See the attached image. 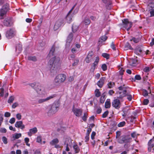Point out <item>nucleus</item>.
Segmentation results:
<instances>
[{
  "mask_svg": "<svg viewBox=\"0 0 154 154\" xmlns=\"http://www.w3.org/2000/svg\"><path fill=\"white\" fill-rule=\"evenodd\" d=\"M52 57L49 60L48 64L50 69V71L52 72H56L57 66L59 64L60 61V58L55 56V48L53 45L50 50L48 57Z\"/></svg>",
  "mask_w": 154,
  "mask_h": 154,
  "instance_id": "f257e3e1",
  "label": "nucleus"
},
{
  "mask_svg": "<svg viewBox=\"0 0 154 154\" xmlns=\"http://www.w3.org/2000/svg\"><path fill=\"white\" fill-rule=\"evenodd\" d=\"M30 86L35 90L37 94L39 95H42L45 94V90L39 83H33L31 84Z\"/></svg>",
  "mask_w": 154,
  "mask_h": 154,
  "instance_id": "f03ea898",
  "label": "nucleus"
},
{
  "mask_svg": "<svg viewBox=\"0 0 154 154\" xmlns=\"http://www.w3.org/2000/svg\"><path fill=\"white\" fill-rule=\"evenodd\" d=\"M59 105L57 102L53 103L47 112L48 116H51L55 114L58 110Z\"/></svg>",
  "mask_w": 154,
  "mask_h": 154,
  "instance_id": "7ed1b4c3",
  "label": "nucleus"
},
{
  "mask_svg": "<svg viewBox=\"0 0 154 154\" xmlns=\"http://www.w3.org/2000/svg\"><path fill=\"white\" fill-rule=\"evenodd\" d=\"M66 76L63 74H59L57 75L55 78L54 83L55 85H57L63 82L66 80Z\"/></svg>",
  "mask_w": 154,
  "mask_h": 154,
  "instance_id": "20e7f679",
  "label": "nucleus"
},
{
  "mask_svg": "<svg viewBox=\"0 0 154 154\" xmlns=\"http://www.w3.org/2000/svg\"><path fill=\"white\" fill-rule=\"evenodd\" d=\"M131 140V138L128 135H123L120 136L118 140L119 143L123 144L124 143H128Z\"/></svg>",
  "mask_w": 154,
  "mask_h": 154,
  "instance_id": "39448f33",
  "label": "nucleus"
},
{
  "mask_svg": "<svg viewBox=\"0 0 154 154\" xmlns=\"http://www.w3.org/2000/svg\"><path fill=\"white\" fill-rule=\"evenodd\" d=\"M122 21V24L121 25L122 27L125 28L127 31H128L132 26V23L129 22L127 19H125Z\"/></svg>",
  "mask_w": 154,
  "mask_h": 154,
  "instance_id": "423d86ee",
  "label": "nucleus"
},
{
  "mask_svg": "<svg viewBox=\"0 0 154 154\" xmlns=\"http://www.w3.org/2000/svg\"><path fill=\"white\" fill-rule=\"evenodd\" d=\"M9 6V5L6 4L2 6V8L0 10V16L1 17L0 18V19H3V17L6 14L7 11L8 10Z\"/></svg>",
  "mask_w": 154,
  "mask_h": 154,
  "instance_id": "0eeeda50",
  "label": "nucleus"
},
{
  "mask_svg": "<svg viewBox=\"0 0 154 154\" xmlns=\"http://www.w3.org/2000/svg\"><path fill=\"white\" fill-rule=\"evenodd\" d=\"M64 25V20L63 19H60L57 21L54 26V30H57L60 27Z\"/></svg>",
  "mask_w": 154,
  "mask_h": 154,
  "instance_id": "6e6552de",
  "label": "nucleus"
},
{
  "mask_svg": "<svg viewBox=\"0 0 154 154\" xmlns=\"http://www.w3.org/2000/svg\"><path fill=\"white\" fill-rule=\"evenodd\" d=\"M72 111L76 116L78 117L80 116L82 113V109L75 108L74 106H73Z\"/></svg>",
  "mask_w": 154,
  "mask_h": 154,
  "instance_id": "1a4fd4ad",
  "label": "nucleus"
},
{
  "mask_svg": "<svg viewBox=\"0 0 154 154\" xmlns=\"http://www.w3.org/2000/svg\"><path fill=\"white\" fill-rule=\"evenodd\" d=\"M112 106L116 109H119L121 106L119 100L118 98L114 99L112 103Z\"/></svg>",
  "mask_w": 154,
  "mask_h": 154,
  "instance_id": "9d476101",
  "label": "nucleus"
},
{
  "mask_svg": "<svg viewBox=\"0 0 154 154\" xmlns=\"http://www.w3.org/2000/svg\"><path fill=\"white\" fill-rule=\"evenodd\" d=\"M56 96V95L54 94L51 96H50L47 98L44 99L41 98L39 99L37 101V103L38 104H41L43 103L44 102L47 101L51 99L54 97H55Z\"/></svg>",
  "mask_w": 154,
  "mask_h": 154,
  "instance_id": "9b49d317",
  "label": "nucleus"
},
{
  "mask_svg": "<svg viewBox=\"0 0 154 154\" xmlns=\"http://www.w3.org/2000/svg\"><path fill=\"white\" fill-rule=\"evenodd\" d=\"M134 53L137 55L141 56L143 55L144 52L141 47L137 46L135 49Z\"/></svg>",
  "mask_w": 154,
  "mask_h": 154,
  "instance_id": "f8f14e48",
  "label": "nucleus"
},
{
  "mask_svg": "<svg viewBox=\"0 0 154 154\" xmlns=\"http://www.w3.org/2000/svg\"><path fill=\"white\" fill-rule=\"evenodd\" d=\"M14 31L13 29H11L7 31L6 36L8 38H11L14 36Z\"/></svg>",
  "mask_w": 154,
  "mask_h": 154,
  "instance_id": "ddd939ff",
  "label": "nucleus"
},
{
  "mask_svg": "<svg viewBox=\"0 0 154 154\" xmlns=\"http://www.w3.org/2000/svg\"><path fill=\"white\" fill-rule=\"evenodd\" d=\"M130 109L127 108H124L122 110L123 112L122 114V116L123 117V118H125L126 116H128L130 113Z\"/></svg>",
  "mask_w": 154,
  "mask_h": 154,
  "instance_id": "4468645a",
  "label": "nucleus"
},
{
  "mask_svg": "<svg viewBox=\"0 0 154 154\" xmlns=\"http://www.w3.org/2000/svg\"><path fill=\"white\" fill-rule=\"evenodd\" d=\"M77 4H75L74 6L72 7V9L70 10L69 11L68 14H67L66 16V19L67 20V22L69 23H70L71 22V20H72V18L70 16L69 14L70 13L72 12L73 9H74L75 6Z\"/></svg>",
  "mask_w": 154,
  "mask_h": 154,
  "instance_id": "2eb2a0df",
  "label": "nucleus"
},
{
  "mask_svg": "<svg viewBox=\"0 0 154 154\" xmlns=\"http://www.w3.org/2000/svg\"><path fill=\"white\" fill-rule=\"evenodd\" d=\"M15 126L17 128H20L21 129H23L25 128V125L23 124L22 121L16 122L15 124Z\"/></svg>",
  "mask_w": 154,
  "mask_h": 154,
  "instance_id": "dca6fc26",
  "label": "nucleus"
},
{
  "mask_svg": "<svg viewBox=\"0 0 154 154\" xmlns=\"http://www.w3.org/2000/svg\"><path fill=\"white\" fill-rule=\"evenodd\" d=\"M106 80L105 77H101L99 81L97 83V84L100 88H102L104 82Z\"/></svg>",
  "mask_w": 154,
  "mask_h": 154,
  "instance_id": "f3484780",
  "label": "nucleus"
},
{
  "mask_svg": "<svg viewBox=\"0 0 154 154\" xmlns=\"http://www.w3.org/2000/svg\"><path fill=\"white\" fill-rule=\"evenodd\" d=\"M37 129L36 127H34L29 130V131L28 132V135L29 136H31L32 134H35L37 132Z\"/></svg>",
  "mask_w": 154,
  "mask_h": 154,
  "instance_id": "a211bd4d",
  "label": "nucleus"
},
{
  "mask_svg": "<svg viewBox=\"0 0 154 154\" xmlns=\"http://www.w3.org/2000/svg\"><path fill=\"white\" fill-rule=\"evenodd\" d=\"M93 55V53L92 52H89L88 53L85 59L86 63H89L91 61Z\"/></svg>",
  "mask_w": 154,
  "mask_h": 154,
  "instance_id": "6ab92c4d",
  "label": "nucleus"
},
{
  "mask_svg": "<svg viewBox=\"0 0 154 154\" xmlns=\"http://www.w3.org/2000/svg\"><path fill=\"white\" fill-rule=\"evenodd\" d=\"M126 90H124L122 92H119L118 93L119 94V96L117 98L120 99L122 98L123 97L126 96Z\"/></svg>",
  "mask_w": 154,
  "mask_h": 154,
  "instance_id": "aec40b11",
  "label": "nucleus"
},
{
  "mask_svg": "<svg viewBox=\"0 0 154 154\" xmlns=\"http://www.w3.org/2000/svg\"><path fill=\"white\" fill-rule=\"evenodd\" d=\"M82 23L86 25H89L91 23V20L87 17H85L82 21Z\"/></svg>",
  "mask_w": 154,
  "mask_h": 154,
  "instance_id": "412c9836",
  "label": "nucleus"
},
{
  "mask_svg": "<svg viewBox=\"0 0 154 154\" xmlns=\"http://www.w3.org/2000/svg\"><path fill=\"white\" fill-rule=\"evenodd\" d=\"M152 140H150L148 143V151L149 152H151L152 148L154 146V143H152Z\"/></svg>",
  "mask_w": 154,
  "mask_h": 154,
  "instance_id": "4be33fe9",
  "label": "nucleus"
},
{
  "mask_svg": "<svg viewBox=\"0 0 154 154\" xmlns=\"http://www.w3.org/2000/svg\"><path fill=\"white\" fill-rule=\"evenodd\" d=\"M73 37V34L71 32L68 35L67 39V43H70L72 41Z\"/></svg>",
  "mask_w": 154,
  "mask_h": 154,
  "instance_id": "5701e85b",
  "label": "nucleus"
},
{
  "mask_svg": "<svg viewBox=\"0 0 154 154\" xmlns=\"http://www.w3.org/2000/svg\"><path fill=\"white\" fill-rule=\"evenodd\" d=\"M59 142L57 138H55L53 139L50 143V144L51 145H54L56 144Z\"/></svg>",
  "mask_w": 154,
  "mask_h": 154,
  "instance_id": "b1692460",
  "label": "nucleus"
},
{
  "mask_svg": "<svg viewBox=\"0 0 154 154\" xmlns=\"http://www.w3.org/2000/svg\"><path fill=\"white\" fill-rule=\"evenodd\" d=\"M110 100L107 99L105 103V107L106 108H108L110 107L111 103H110Z\"/></svg>",
  "mask_w": 154,
  "mask_h": 154,
  "instance_id": "393cba45",
  "label": "nucleus"
},
{
  "mask_svg": "<svg viewBox=\"0 0 154 154\" xmlns=\"http://www.w3.org/2000/svg\"><path fill=\"white\" fill-rule=\"evenodd\" d=\"M75 153H78L80 150L78 146L77 145H75L73 146Z\"/></svg>",
  "mask_w": 154,
  "mask_h": 154,
  "instance_id": "a878e982",
  "label": "nucleus"
},
{
  "mask_svg": "<svg viewBox=\"0 0 154 154\" xmlns=\"http://www.w3.org/2000/svg\"><path fill=\"white\" fill-rule=\"evenodd\" d=\"M21 136V134L20 133H16L13 135V137L14 140L17 139Z\"/></svg>",
  "mask_w": 154,
  "mask_h": 154,
  "instance_id": "bb28decb",
  "label": "nucleus"
},
{
  "mask_svg": "<svg viewBox=\"0 0 154 154\" xmlns=\"http://www.w3.org/2000/svg\"><path fill=\"white\" fill-rule=\"evenodd\" d=\"M107 37L106 35H103L101 36L99 41V42H103L106 41L107 39Z\"/></svg>",
  "mask_w": 154,
  "mask_h": 154,
  "instance_id": "cd10ccee",
  "label": "nucleus"
},
{
  "mask_svg": "<svg viewBox=\"0 0 154 154\" xmlns=\"http://www.w3.org/2000/svg\"><path fill=\"white\" fill-rule=\"evenodd\" d=\"M125 50H127L128 49L132 50L133 48L131 47V45L128 43H127L125 46Z\"/></svg>",
  "mask_w": 154,
  "mask_h": 154,
  "instance_id": "c85d7f7f",
  "label": "nucleus"
},
{
  "mask_svg": "<svg viewBox=\"0 0 154 154\" xmlns=\"http://www.w3.org/2000/svg\"><path fill=\"white\" fill-rule=\"evenodd\" d=\"M28 59L29 60H32L33 61H36L37 60V59L35 56H29L28 57Z\"/></svg>",
  "mask_w": 154,
  "mask_h": 154,
  "instance_id": "c756f323",
  "label": "nucleus"
},
{
  "mask_svg": "<svg viewBox=\"0 0 154 154\" xmlns=\"http://www.w3.org/2000/svg\"><path fill=\"white\" fill-rule=\"evenodd\" d=\"M115 85V84L113 82H110L107 84L108 87L109 88H112Z\"/></svg>",
  "mask_w": 154,
  "mask_h": 154,
  "instance_id": "7c9ffc66",
  "label": "nucleus"
},
{
  "mask_svg": "<svg viewBox=\"0 0 154 154\" xmlns=\"http://www.w3.org/2000/svg\"><path fill=\"white\" fill-rule=\"evenodd\" d=\"M79 62V60L78 59H75L74 60V62L72 64L73 66H77Z\"/></svg>",
  "mask_w": 154,
  "mask_h": 154,
  "instance_id": "2f4dec72",
  "label": "nucleus"
},
{
  "mask_svg": "<svg viewBox=\"0 0 154 154\" xmlns=\"http://www.w3.org/2000/svg\"><path fill=\"white\" fill-rule=\"evenodd\" d=\"M95 96L97 97H99L100 95V93L98 89H96L95 91Z\"/></svg>",
  "mask_w": 154,
  "mask_h": 154,
  "instance_id": "473e14b6",
  "label": "nucleus"
},
{
  "mask_svg": "<svg viewBox=\"0 0 154 154\" xmlns=\"http://www.w3.org/2000/svg\"><path fill=\"white\" fill-rule=\"evenodd\" d=\"M66 129L65 127H61L60 128H58L57 129V131L60 132L61 133L63 132Z\"/></svg>",
  "mask_w": 154,
  "mask_h": 154,
  "instance_id": "72a5a7b5",
  "label": "nucleus"
},
{
  "mask_svg": "<svg viewBox=\"0 0 154 154\" xmlns=\"http://www.w3.org/2000/svg\"><path fill=\"white\" fill-rule=\"evenodd\" d=\"M88 114L87 112L84 113V116L82 117V119L84 121H86L87 118Z\"/></svg>",
  "mask_w": 154,
  "mask_h": 154,
  "instance_id": "f704fd0d",
  "label": "nucleus"
},
{
  "mask_svg": "<svg viewBox=\"0 0 154 154\" xmlns=\"http://www.w3.org/2000/svg\"><path fill=\"white\" fill-rule=\"evenodd\" d=\"M102 55L103 57L106 58V59H108L109 58V55L108 54L103 53L102 54Z\"/></svg>",
  "mask_w": 154,
  "mask_h": 154,
  "instance_id": "c9c22d12",
  "label": "nucleus"
},
{
  "mask_svg": "<svg viewBox=\"0 0 154 154\" xmlns=\"http://www.w3.org/2000/svg\"><path fill=\"white\" fill-rule=\"evenodd\" d=\"M130 41H133L135 43H138L140 41V39L138 38H136L134 37H133L131 39H130Z\"/></svg>",
  "mask_w": 154,
  "mask_h": 154,
  "instance_id": "e433bc0d",
  "label": "nucleus"
},
{
  "mask_svg": "<svg viewBox=\"0 0 154 154\" xmlns=\"http://www.w3.org/2000/svg\"><path fill=\"white\" fill-rule=\"evenodd\" d=\"M4 24L5 26H10V24L9 22L6 20H4Z\"/></svg>",
  "mask_w": 154,
  "mask_h": 154,
  "instance_id": "4c0bfd02",
  "label": "nucleus"
},
{
  "mask_svg": "<svg viewBox=\"0 0 154 154\" xmlns=\"http://www.w3.org/2000/svg\"><path fill=\"white\" fill-rule=\"evenodd\" d=\"M14 100V97L13 96H11L8 100V103H11L13 102Z\"/></svg>",
  "mask_w": 154,
  "mask_h": 154,
  "instance_id": "58836bf2",
  "label": "nucleus"
},
{
  "mask_svg": "<svg viewBox=\"0 0 154 154\" xmlns=\"http://www.w3.org/2000/svg\"><path fill=\"white\" fill-rule=\"evenodd\" d=\"M78 29V27L77 26H74L72 25V31L73 32H76Z\"/></svg>",
  "mask_w": 154,
  "mask_h": 154,
  "instance_id": "ea45409f",
  "label": "nucleus"
},
{
  "mask_svg": "<svg viewBox=\"0 0 154 154\" xmlns=\"http://www.w3.org/2000/svg\"><path fill=\"white\" fill-rule=\"evenodd\" d=\"M22 50V45H18L17 46L16 48V51H17L18 50L20 52Z\"/></svg>",
  "mask_w": 154,
  "mask_h": 154,
  "instance_id": "a19ab883",
  "label": "nucleus"
},
{
  "mask_svg": "<svg viewBox=\"0 0 154 154\" xmlns=\"http://www.w3.org/2000/svg\"><path fill=\"white\" fill-rule=\"evenodd\" d=\"M2 141L4 143L6 144L8 143L7 139L5 136L3 137H2Z\"/></svg>",
  "mask_w": 154,
  "mask_h": 154,
  "instance_id": "79ce46f5",
  "label": "nucleus"
},
{
  "mask_svg": "<svg viewBox=\"0 0 154 154\" xmlns=\"http://www.w3.org/2000/svg\"><path fill=\"white\" fill-rule=\"evenodd\" d=\"M125 124V122L124 121L118 124V126L119 127H122Z\"/></svg>",
  "mask_w": 154,
  "mask_h": 154,
  "instance_id": "37998d69",
  "label": "nucleus"
},
{
  "mask_svg": "<svg viewBox=\"0 0 154 154\" xmlns=\"http://www.w3.org/2000/svg\"><path fill=\"white\" fill-rule=\"evenodd\" d=\"M75 57V56L73 54L70 55L68 57V59L69 60H73Z\"/></svg>",
  "mask_w": 154,
  "mask_h": 154,
  "instance_id": "c03bdc74",
  "label": "nucleus"
},
{
  "mask_svg": "<svg viewBox=\"0 0 154 154\" xmlns=\"http://www.w3.org/2000/svg\"><path fill=\"white\" fill-rule=\"evenodd\" d=\"M101 68L103 71H105L107 69V66L106 64H103L101 66Z\"/></svg>",
  "mask_w": 154,
  "mask_h": 154,
  "instance_id": "a18cd8bd",
  "label": "nucleus"
},
{
  "mask_svg": "<svg viewBox=\"0 0 154 154\" xmlns=\"http://www.w3.org/2000/svg\"><path fill=\"white\" fill-rule=\"evenodd\" d=\"M143 95L144 97H146V96H148V91L146 90H145V89L143 90Z\"/></svg>",
  "mask_w": 154,
  "mask_h": 154,
  "instance_id": "49530a36",
  "label": "nucleus"
},
{
  "mask_svg": "<svg viewBox=\"0 0 154 154\" xmlns=\"http://www.w3.org/2000/svg\"><path fill=\"white\" fill-rule=\"evenodd\" d=\"M109 113V112L107 111L105 112L102 115V117L103 118H106L107 116Z\"/></svg>",
  "mask_w": 154,
  "mask_h": 154,
  "instance_id": "de8ad7c7",
  "label": "nucleus"
},
{
  "mask_svg": "<svg viewBox=\"0 0 154 154\" xmlns=\"http://www.w3.org/2000/svg\"><path fill=\"white\" fill-rule=\"evenodd\" d=\"M121 132L120 131H117L116 132V137L117 139L119 138L120 137Z\"/></svg>",
  "mask_w": 154,
  "mask_h": 154,
  "instance_id": "09e8293b",
  "label": "nucleus"
},
{
  "mask_svg": "<svg viewBox=\"0 0 154 154\" xmlns=\"http://www.w3.org/2000/svg\"><path fill=\"white\" fill-rule=\"evenodd\" d=\"M18 105H19L18 103H17V102L15 103H14L13 104V105H12V107L13 109H14L16 107L18 106Z\"/></svg>",
  "mask_w": 154,
  "mask_h": 154,
  "instance_id": "8fccbe9b",
  "label": "nucleus"
},
{
  "mask_svg": "<svg viewBox=\"0 0 154 154\" xmlns=\"http://www.w3.org/2000/svg\"><path fill=\"white\" fill-rule=\"evenodd\" d=\"M127 99L129 101H131L132 99V96L131 94H126Z\"/></svg>",
  "mask_w": 154,
  "mask_h": 154,
  "instance_id": "3c124183",
  "label": "nucleus"
},
{
  "mask_svg": "<svg viewBox=\"0 0 154 154\" xmlns=\"http://www.w3.org/2000/svg\"><path fill=\"white\" fill-rule=\"evenodd\" d=\"M15 119L14 118H12L10 119V121H9V122L10 123L12 124L14 123L15 122Z\"/></svg>",
  "mask_w": 154,
  "mask_h": 154,
  "instance_id": "603ef678",
  "label": "nucleus"
},
{
  "mask_svg": "<svg viewBox=\"0 0 154 154\" xmlns=\"http://www.w3.org/2000/svg\"><path fill=\"white\" fill-rule=\"evenodd\" d=\"M125 85H124L123 86H120L118 88L120 90H123V91L124 90H125L126 88L124 87Z\"/></svg>",
  "mask_w": 154,
  "mask_h": 154,
  "instance_id": "864d4df0",
  "label": "nucleus"
},
{
  "mask_svg": "<svg viewBox=\"0 0 154 154\" xmlns=\"http://www.w3.org/2000/svg\"><path fill=\"white\" fill-rule=\"evenodd\" d=\"M149 100L147 99H144L143 102V104L144 105H147L149 103Z\"/></svg>",
  "mask_w": 154,
  "mask_h": 154,
  "instance_id": "5fc2aeb1",
  "label": "nucleus"
},
{
  "mask_svg": "<svg viewBox=\"0 0 154 154\" xmlns=\"http://www.w3.org/2000/svg\"><path fill=\"white\" fill-rule=\"evenodd\" d=\"M4 89L2 88L0 89V94L2 97L3 96Z\"/></svg>",
  "mask_w": 154,
  "mask_h": 154,
  "instance_id": "6e6d98bb",
  "label": "nucleus"
},
{
  "mask_svg": "<svg viewBox=\"0 0 154 154\" xmlns=\"http://www.w3.org/2000/svg\"><path fill=\"white\" fill-rule=\"evenodd\" d=\"M150 69L149 67H146L143 69V70L144 72H148L149 71Z\"/></svg>",
  "mask_w": 154,
  "mask_h": 154,
  "instance_id": "4d7b16f0",
  "label": "nucleus"
},
{
  "mask_svg": "<svg viewBox=\"0 0 154 154\" xmlns=\"http://www.w3.org/2000/svg\"><path fill=\"white\" fill-rule=\"evenodd\" d=\"M42 141V138L40 136H38L37 138V142L38 143H40Z\"/></svg>",
  "mask_w": 154,
  "mask_h": 154,
  "instance_id": "13d9d810",
  "label": "nucleus"
},
{
  "mask_svg": "<svg viewBox=\"0 0 154 154\" xmlns=\"http://www.w3.org/2000/svg\"><path fill=\"white\" fill-rule=\"evenodd\" d=\"M111 48L114 50H116V48L115 47V45L113 43V42H112L111 44Z\"/></svg>",
  "mask_w": 154,
  "mask_h": 154,
  "instance_id": "bf43d9fd",
  "label": "nucleus"
},
{
  "mask_svg": "<svg viewBox=\"0 0 154 154\" xmlns=\"http://www.w3.org/2000/svg\"><path fill=\"white\" fill-rule=\"evenodd\" d=\"M16 118L18 120H20L21 119V115L20 113H18L16 115Z\"/></svg>",
  "mask_w": 154,
  "mask_h": 154,
  "instance_id": "052dcab7",
  "label": "nucleus"
},
{
  "mask_svg": "<svg viewBox=\"0 0 154 154\" xmlns=\"http://www.w3.org/2000/svg\"><path fill=\"white\" fill-rule=\"evenodd\" d=\"M11 113L8 112H6L5 113V117H9L11 116Z\"/></svg>",
  "mask_w": 154,
  "mask_h": 154,
  "instance_id": "680f3d73",
  "label": "nucleus"
},
{
  "mask_svg": "<svg viewBox=\"0 0 154 154\" xmlns=\"http://www.w3.org/2000/svg\"><path fill=\"white\" fill-rule=\"evenodd\" d=\"M91 131V128H88L87 129L86 134L87 135H89Z\"/></svg>",
  "mask_w": 154,
  "mask_h": 154,
  "instance_id": "e2e57ef3",
  "label": "nucleus"
},
{
  "mask_svg": "<svg viewBox=\"0 0 154 154\" xmlns=\"http://www.w3.org/2000/svg\"><path fill=\"white\" fill-rule=\"evenodd\" d=\"M96 134V133L95 132L93 131L92 132L91 137L92 139L93 140L94 139V137Z\"/></svg>",
  "mask_w": 154,
  "mask_h": 154,
  "instance_id": "0e129e2a",
  "label": "nucleus"
},
{
  "mask_svg": "<svg viewBox=\"0 0 154 154\" xmlns=\"http://www.w3.org/2000/svg\"><path fill=\"white\" fill-rule=\"evenodd\" d=\"M135 79L136 80H140L141 79V78L139 75H136L135 76Z\"/></svg>",
  "mask_w": 154,
  "mask_h": 154,
  "instance_id": "69168bd1",
  "label": "nucleus"
},
{
  "mask_svg": "<svg viewBox=\"0 0 154 154\" xmlns=\"http://www.w3.org/2000/svg\"><path fill=\"white\" fill-rule=\"evenodd\" d=\"M150 106L151 107H154V99H153L152 102L149 104Z\"/></svg>",
  "mask_w": 154,
  "mask_h": 154,
  "instance_id": "338daca9",
  "label": "nucleus"
},
{
  "mask_svg": "<svg viewBox=\"0 0 154 154\" xmlns=\"http://www.w3.org/2000/svg\"><path fill=\"white\" fill-rule=\"evenodd\" d=\"M150 13L151 15V17H152L154 16V10H152L150 11Z\"/></svg>",
  "mask_w": 154,
  "mask_h": 154,
  "instance_id": "774afa93",
  "label": "nucleus"
}]
</instances>
